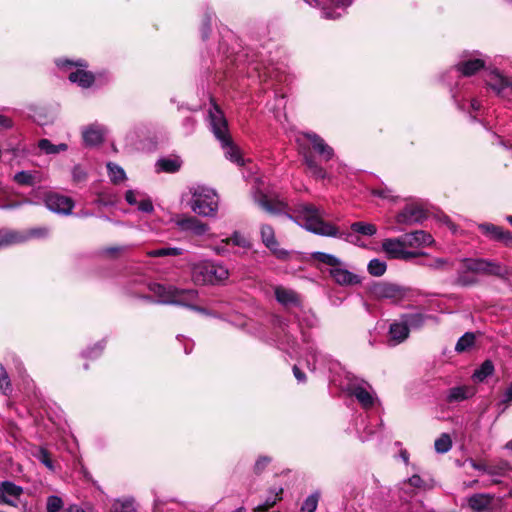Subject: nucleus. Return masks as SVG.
<instances>
[{
  "instance_id": "1",
  "label": "nucleus",
  "mask_w": 512,
  "mask_h": 512,
  "mask_svg": "<svg viewBox=\"0 0 512 512\" xmlns=\"http://www.w3.org/2000/svg\"><path fill=\"white\" fill-rule=\"evenodd\" d=\"M255 202L266 212L272 215H284L307 231L325 237L343 238L346 242L362 246L358 233H342L339 229L324 220L325 213L315 205L298 203L291 208L285 201L271 198L266 193L257 189L253 193Z\"/></svg>"
},
{
  "instance_id": "2",
  "label": "nucleus",
  "mask_w": 512,
  "mask_h": 512,
  "mask_svg": "<svg viewBox=\"0 0 512 512\" xmlns=\"http://www.w3.org/2000/svg\"><path fill=\"white\" fill-rule=\"evenodd\" d=\"M208 121L211 131L217 140H219L221 143L226 159L237 164L238 166H243L245 164V160L241 154V151L231 141L230 135L228 133V124L226 118L220 108L215 104H213L208 110Z\"/></svg>"
},
{
  "instance_id": "3",
  "label": "nucleus",
  "mask_w": 512,
  "mask_h": 512,
  "mask_svg": "<svg viewBox=\"0 0 512 512\" xmlns=\"http://www.w3.org/2000/svg\"><path fill=\"white\" fill-rule=\"evenodd\" d=\"M150 290L158 297V303L185 306L195 311L205 312L204 309L191 304L198 296V292L194 289H179L172 285L153 283L150 285Z\"/></svg>"
},
{
  "instance_id": "4",
  "label": "nucleus",
  "mask_w": 512,
  "mask_h": 512,
  "mask_svg": "<svg viewBox=\"0 0 512 512\" xmlns=\"http://www.w3.org/2000/svg\"><path fill=\"white\" fill-rule=\"evenodd\" d=\"M313 260L329 266V275L340 286H353L361 283V277L349 270L348 265L338 257L325 252H313Z\"/></svg>"
},
{
  "instance_id": "5",
  "label": "nucleus",
  "mask_w": 512,
  "mask_h": 512,
  "mask_svg": "<svg viewBox=\"0 0 512 512\" xmlns=\"http://www.w3.org/2000/svg\"><path fill=\"white\" fill-rule=\"evenodd\" d=\"M190 209L197 215L215 218L219 209V196L217 192L207 186L197 185L190 188Z\"/></svg>"
},
{
  "instance_id": "6",
  "label": "nucleus",
  "mask_w": 512,
  "mask_h": 512,
  "mask_svg": "<svg viewBox=\"0 0 512 512\" xmlns=\"http://www.w3.org/2000/svg\"><path fill=\"white\" fill-rule=\"evenodd\" d=\"M191 277L195 284H220L229 277V270L213 261H201L193 264Z\"/></svg>"
},
{
  "instance_id": "7",
  "label": "nucleus",
  "mask_w": 512,
  "mask_h": 512,
  "mask_svg": "<svg viewBox=\"0 0 512 512\" xmlns=\"http://www.w3.org/2000/svg\"><path fill=\"white\" fill-rule=\"evenodd\" d=\"M56 65L66 71L68 73V79L72 82L80 86L81 88H90L94 81L95 76L87 71V63L83 59H78L76 61L69 59H57L55 61Z\"/></svg>"
},
{
  "instance_id": "8",
  "label": "nucleus",
  "mask_w": 512,
  "mask_h": 512,
  "mask_svg": "<svg viewBox=\"0 0 512 512\" xmlns=\"http://www.w3.org/2000/svg\"><path fill=\"white\" fill-rule=\"evenodd\" d=\"M345 390L348 394L354 396L364 409H370L374 406L377 397L372 386L365 380L355 376H347Z\"/></svg>"
},
{
  "instance_id": "9",
  "label": "nucleus",
  "mask_w": 512,
  "mask_h": 512,
  "mask_svg": "<svg viewBox=\"0 0 512 512\" xmlns=\"http://www.w3.org/2000/svg\"><path fill=\"white\" fill-rule=\"evenodd\" d=\"M463 268L476 274H485L504 278L508 275L506 266L499 262L483 258H465L462 260Z\"/></svg>"
},
{
  "instance_id": "10",
  "label": "nucleus",
  "mask_w": 512,
  "mask_h": 512,
  "mask_svg": "<svg viewBox=\"0 0 512 512\" xmlns=\"http://www.w3.org/2000/svg\"><path fill=\"white\" fill-rule=\"evenodd\" d=\"M308 5L319 8L326 19L340 18L354 0H304Z\"/></svg>"
},
{
  "instance_id": "11",
  "label": "nucleus",
  "mask_w": 512,
  "mask_h": 512,
  "mask_svg": "<svg viewBox=\"0 0 512 512\" xmlns=\"http://www.w3.org/2000/svg\"><path fill=\"white\" fill-rule=\"evenodd\" d=\"M382 249L391 259L408 261L420 255H424L422 252L408 250L404 245L402 235L397 238H387L383 240Z\"/></svg>"
},
{
  "instance_id": "12",
  "label": "nucleus",
  "mask_w": 512,
  "mask_h": 512,
  "mask_svg": "<svg viewBox=\"0 0 512 512\" xmlns=\"http://www.w3.org/2000/svg\"><path fill=\"white\" fill-rule=\"evenodd\" d=\"M371 295L376 300H388L397 304L407 297V290L391 283H378L371 288Z\"/></svg>"
},
{
  "instance_id": "13",
  "label": "nucleus",
  "mask_w": 512,
  "mask_h": 512,
  "mask_svg": "<svg viewBox=\"0 0 512 512\" xmlns=\"http://www.w3.org/2000/svg\"><path fill=\"white\" fill-rule=\"evenodd\" d=\"M45 206L53 213L70 215L74 208V201L58 193H49L45 197Z\"/></svg>"
},
{
  "instance_id": "14",
  "label": "nucleus",
  "mask_w": 512,
  "mask_h": 512,
  "mask_svg": "<svg viewBox=\"0 0 512 512\" xmlns=\"http://www.w3.org/2000/svg\"><path fill=\"white\" fill-rule=\"evenodd\" d=\"M426 217V213L422 207L416 204H409L396 215L395 221L400 225L411 226L421 223Z\"/></svg>"
},
{
  "instance_id": "15",
  "label": "nucleus",
  "mask_w": 512,
  "mask_h": 512,
  "mask_svg": "<svg viewBox=\"0 0 512 512\" xmlns=\"http://www.w3.org/2000/svg\"><path fill=\"white\" fill-rule=\"evenodd\" d=\"M175 224L181 231L190 232L195 236H203L210 230L208 224L195 216H178L175 219Z\"/></svg>"
},
{
  "instance_id": "16",
  "label": "nucleus",
  "mask_w": 512,
  "mask_h": 512,
  "mask_svg": "<svg viewBox=\"0 0 512 512\" xmlns=\"http://www.w3.org/2000/svg\"><path fill=\"white\" fill-rule=\"evenodd\" d=\"M466 501L472 512H492L496 505L495 496L489 493L473 494Z\"/></svg>"
},
{
  "instance_id": "17",
  "label": "nucleus",
  "mask_w": 512,
  "mask_h": 512,
  "mask_svg": "<svg viewBox=\"0 0 512 512\" xmlns=\"http://www.w3.org/2000/svg\"><path fill=\"white\" fill-rule=\"evenodd\" d=\"M478 228L490 240L500 241L505 246L512 247V232L491 223L478 224Z\"/></svg>"
},
{
  "instance_id": "18",
  "label": "nucleus",
  "mask_w": 512,
  "mask_h": 512,
  "mask_svg": "<svg viewBox=\"0 0 512 512\" xmlns=\"http://www.w3.org/2000/svg\"><path fill=\"white\" fill-rule=\"evenodd\" d=\"M404 245L409 250L418 249L426 246H430L434 243V239L431 234L424 230H416L410 233L402 235Z\"/></svg>"
},
{
  "instance_id": "19",
  "label": "nucleus",
  "mask_w": 512,
  "mask_h": 512,
  "mask_svg": "<svg viewBox=\"0 0 512 512\" xmlns=\"http://www.w3.org/2000/svg\"><path fill=\"white\" fill-rule=\"evenodd\" d=\"M274 295L277 302L287 309L290 307H301L302 300L300 295L290 288L275 286Z\"/></svg>"
},
{
  "instance_id": "20",
  "label": "nucleus",
  "mask_w": 512,
  "mask_h": 512,
  "mask_svg": "<svg viewBox=\"0 0 512 512\" xmlns=\"http://www.w3.org/2000/svg\"><path fill=\"white\" fill-rule=\"evenodd\" d=\"M107 133L105 126L99 123H93L85 126L82 130L83 141L88 146H96L103 142Z\"/></svg>"
},
{
  "instance_id": "21",
  "label": "nucleus",
  "mask_w": 512,
  "mask_h": 512,
  "mask_svg": "<svg viewBox=\"0 0 512 512\" xmlns=\"http://www.w3.org/2000/svg\"><path fill=\"white\" fill-rule=\"evenodd\" d=\"M22 492V487L10 481H3L0 483V503L15 506Z\"/></svg>"
},
{
  "instance_id": "22",
  "label": "nucleus",
  "mask_w": 512,
  "mask_h": 512,
  "mask_svg": "<svg viewBox=\"0 0 512 512\" xmlns=\"http://www.w3.org/2000/svg\"><path fill=\"white\" fill-rule=\"evenodd\" d=\"M409 332V327L401 316L399 321L393 322L389 327V344L395 346L404 342L409 337Z\"/></svg>"
},
{
  "instance_id": "23",
  "label": "nucleus",
  "mask_w": 512,
  "mask_h": 512,
  "mask_svg": "<svg viewBox=\"0 0 512 512\" xmlns=\"http://www.w3.org/2000/svg\"><path fill=\"white\" fill-rule=\"evenodd\" d=\"M303 136L310 141L313 149L326 161L334 156V150L323 138L313 132L304 133Z\"/></svg>"
},
{
  "instance_id": "24",
  "label": "nucleus",
  "mask_w": 512,
  "mask_h": 512,
  "mask_svg": "<svg viewBox=\"0 0 512 512\" xmlns=\"http://www.w3.org/2000/svg\"><path fill=\"white\" fill-rule=\"evenodd\" d=\"M486 83L498 94L503 93L507 89L512 92V77H506L496 70L491 71L487 75Z\"/></svg>"
},
{
  "instance_id": "25",
  "label": "nucleus",
  "mask_w": 512,
  "mask_h": 512,
  "mask_svg": "<svg viewBox=\"0 0 512 512\" xmlns=\"http://www.w3.org/2000/svg\"><path fill=\"white\" fill-rule=\"evenodd\" d=\"M260 233L262 242L268 249H270L278 257H283L286 255V252L284 250L279 249V244L276 240L274 229L272 228V226L268 224L262 225Z\"/></svg>"
},
{
  "instance_id": "26",
  "label": "nucleus",
  "mask_w": 512,
  "mask_h": 512,
  "mask_svg": "<svg viewBox=\"0 0 512 512\" xmlns=\"http://www.w3.org/2000/svg\"><path fill=\"white\" fill-rule=\"evenodd\" d=\"M485 66V60L482 58L464 59L455 66L457 72L463 76H472Z\"/></svg>"
},
{
  "instance_id": "27",
  "label": "nucleus",
  "mask_w": 512,
  "mask_h": 512,
  "mask_svg": "<svg viewBox=\"0 0 512 512\" xmlns=\"http://www.w3.org/2000/svg\"><path fill=\"white\" fill-rule=\"evenodd\" d=\"M26 236L19 230L8 228L0 229V249L25 243Z\"/></svg>"
},
{
  "instance_id": "28",
  "label": "nucleus",
  "mask_w": 512,
  "mask_h": 512,
  "mask_svg": "<svg viewBox=\"0 0 512 512\" xmlns=\"http://www.w3.org/2000/svg\"><path fill=\"white\" fill-rule=\"evenodd\" d=\"M474 395V389L469 386H456L448 390L446 400L449 403L461 402Z\"/></svg>"
},
{
  "instance_id": "29",
  "label": "nucleus",
  "mask_w": 512,
  "mask_h": 512,
  "mask_svg": "<svg viewBox=\"0 0 512 512\" xmlns=\"http://www.w3.org/2000/svg\"><path fill=\"white\" fill-rule=\"evenodd\" d=\"M430 319H435V317L423 313H409L402 315V320H404L407 323L409 330H417L422 328L425 322Z\"/></svg>"
},
{
  "instance_id": "30",
  "label": "nucleus",
  "mask_w": 512,
  "mask_h": 512,
  "mask_svg": "<svg viewBox=\"0 0 512 512\" xmlns=\"http://www.w3.org/2000/svg\"><path fill=\"white\" fill-rule=\"evenodd\" d=\"M304 163L309 173L317 179H325L327 177L326 171L317 163L315 158L308 152H302Z\"/></svg>"
},
{
  "instance_id": "31",
  "label": "nucleus",
  "mask_w": 512,
  "mask_h": 512,
  "mask_svg": "<svg viewBox=\"0 0 512 512\" xmlns=\"http://www.w3.org/2000/svg\"><path fill=\"white\" fill-rule=\"evenodd\" d=\"M425 488L426 484L424 480L419 475L414 474L408 480H405L401 483L400 489L407 495V497H411L415 489Z\"/></svg>"
},
{
  "instance_id": "32",
  "label": "nucleus",
  "mask_w": 512,
  "mask_h": 512,
  "mask_svg": "<svg viewBox=\"0 0 512 512\" xmlns=\"http://www.w3.org/2000/svg\"><path fill=\"white\" fill-rule=\"evenodd\" d=\"M156 167L159 171L175 173L181 167V160L179 158H162L157 161Z\"/></svg>"
},
{
  "instance_id": "33",
  "label": "nucleus",
  "mask_w": 512,
  "mask_h": 512,
  "mask_svg": "<svg viewBox=\"0 0 512 512\" xmlns=\"http://www.w3.org/2000/svg\"><path fill=\"white\" fill-rule=\"evenodd\" d=\"M494 372V365L492 361L486 360L484 361L481 366L476 369L472 375V378L474 381L482 382L484 381L488 376L492 375Z\"/></svg>"
},
{
  "instance_id": "34",
  "label": "nucleus",
  "mask_w": 512,
  "mask_h": 512,
  "mask_svg": "<svg viewBox=\"0 0 512 512\" xmlns=\"http://www.w3.org/2000/svg\"><path fill=\"white\" fill-rule=\"evenodd\" d=\"M107 170L108 176L111 182H113L114 184H119L120 182H123L126 179L124 169L113 162L107 163Z\"/></svg>"
},
{
  "instance_id": "35",
  "label": "nucleus",
  "mask_w": 512,
  "mask_h": 512,
  "mask_svg": "<svg viewBox=\"0 0 512 512\" xmlns=\"http://www.w3.org/2000/svg\"><path fill=\"white\" fill-rule=\"evenodd\" d=\"M299 327L302 329L303 327L313 328L318 324V318L312 311L303 310L301 314L296 315Z\"/></svg>"
},
{
  "instance_id": "36",
  "label": "nucleus",
  "mask_w": 512,
  "mask_h": 512,
  "mask_svg": "<svg viewBox=\"0 0 512 512\" xmlns=\"http://www.w3.org/2000/svg\"><path fill=\"white\" fill-rule=\"evenodd\" d=\"M38 147L41 151L45 152L46 154H58L68 149L67 144L60 143L58 145H55L52 144L48 139H41L38 142Z\"/></svg>"
},
{
  "instance_id": "37",
  "label": "nucleus",
  "mask_w": 512,
  "mask_h": 512,
  "mask_svg": "<svg viewBox=\"0 0 512 512\" xmlns=\"http://www.w3.org/2000/svg\"><path fill=\"white\" fill-rule=\"evenodd\" d=\"M475 343V334L472 332H466L463 336H461L456 345L455 350L458 353L465 352L469 350Z\"/></svg>"
},
{
  "instance_id": "38",
  "label": "nucleus",
  "mask_w": 512,
  "mask_h": 512,
  "mask_svg": "<svg viewBox=\"0 0 512 512\" xmlns=\"http://www.w3.org/2000/svg\"><path fill=\"white\" fill-rule=\"evenodd\" d=\"M351 230L355 233L364 236H373L377 232V228L374 224L366 222H354L351 224Z\"/></svg>"
},
{
  "instance_id": "39",
  "label": "nucleus",
  "mask_w": 512,
  "mask_h": 512,
  "mask_svg": "<svg viewBox=\"0 0 512 512\" xmlns=\"http://www.w3.org/2000/svg\"><path fill=\"white\" fill-rule=\"evenodd\" d=\"M386 269H387L386 262L382 261L378 258H374V259L370 260L367 265L368 272L372 276H375V277L382 276L386 272Z\"/></svg>"
},
{
  "instance_id": "40",
  "label": "nucleus",
  "mask_w": 512,
  "mask_h": 512,
  "mask_svg": "<svg viewBox=\"0 0 512 512\" xmlns=\"http://www.w3.org/2000/svg\"><path fill=\"white\" fill-rule=\"evenodd\" d=\"M183 253V250L178 247H164L147 252L149 257H167V256H179Z\"/></svg>"
},
{
  "instance_id": "41",
  "label": "nucleus",
  "mask_w": 512,
  "mask_h": 512,
  "mask_svg": "<svg viewBox=\"0 0 512 512\" xmlns=\"http://www.w3.org/2000/svg\"><path fill=\"white\" fill-rule=\"evenodd\" d=\"M223 243L226 245H234L241 248H249L250 242L249 240L240 232H234L231 237L223 240Z\"/></svg>"
},
{
  "instance_id": "42",
  "label": "nucleus",
  "mask_w": 512,
  "mask_h": 512,
  "mask_svg": "<svg viewBox=\"0 0 512 512\" xmlns=\"http://www.w3.org/2000/svg\"><path fill=\"white\" fill-rule=\"evenodd\" d=\"M282 488H279L277 491L273 492V495L269 496L263 504L258 505L255 508V512H266L269 508L273 507L277 501L281 499Z\"/></svg>"
},
{
  "instance_id": "43",
  "label": "nucleus",
  "mask_w": 512,
  "mask_h": 512,
  "mask_svg": "<svg viewBox=\"0 0 512 512\" xmlns=\"http://www.w3.org/2000/svg\"><path fill=\"white\" fill-rule=\"evenodd\" d=\"M434 447L438 453H447L452 447V441L448 434H442L435 440Z\"/></svg>"
},
{
  "instance_id": "44",
  "label": "nucleus",
  "mask_w": 512,
  "mask_h": 512,
  "mask_svg": "<svg viewBox=\"0 0 512 512\" xmlns=\"http://www.w3.org/2000/svg\"><path fill=\"white\" fill-rule=\"evenodd\" d=\"M320 493L318 491L309 495L301 506V512H315L318 506Z\"/></svg>"
},
{
  "instance_id": "45",
  "label": "nucleus",
  "mask_w": 512,
  "mask_h": 512,
  "mask_svg": "<svg viewBox=\"0 0 512 512\" xmlns=\"http://www.w3.org/2000/svg\"><path fill=\"white\" fill-rule=\"evenodd\" d=\"M22 232L26 236L25 242L33 238H46L49 235V229L47 227H37Z\"/></svg>"
},
{
  "instance_id": "46",
  "label": "nucleus",
  "mask_w": 512,
  "mask_h": 512,
  "mask_svg": "<svg viewBox=\"0 0 512 512\" xmlns=\"http://www.w3.org/2000/svg\"><path fill=\"white\" fill-rule=\"evenodd\" d=\"M0 391L7 395L12 391L9 376L5 368L0 364Z\"/></svg>"
},
{
  "instance_id": "47",
  "label": "nucleus",
  "mask_w": 512,
  "mask_h": 512,
  "mask_svg": "<svg viewBox=\"0 0 512 512\" xmlns=\"http://www.w3.org/2000/svg\"><path fill=\"white\" fill-rule=\"evenodd\" d=\"M14 181L20 185H33L35 177L31 172L20 171L14 175Z\"/></svg>"
},
{
  "instance_id": "48",
  "label": "nucleus",
  "mask_w": 512,
  "mask_h": 512,
  "mask_svg": "<svg viewBox=\"0 0 512 512\" xmlns=\"http://www.w3.org/2000/svg\"><path fill=\"white\" fill-rule=\"evenodd\" d=\"M35 457L43 464L45 465L49 470L54 471L55 467L54 464L50 458V454L48 451L44 448H40L36 453Z\"/></svg>"
},
{
  "instance_id": "49",
  "label": "nucleus",
  "mask_w": 512,
  "mask_h": 512,
  "mask_svg": "<svg viewBox=\"0 0 512 512\" xmlns=\"http://www.w3.org/2000/svg\"><path fill=\"white\" fill-rule=\"evenodd\" d=\"M449 262L445 258H431L427 260L423 265L435 269V270H444L448 266Z\"/></svg>"
},
{
  "instance_id": "50",
  "label": "nucleus",
  "mask_w": 512,
  "mask_h": 512,
  "mask_svg": "<svg viewBox=\"0 0 512 512\" xmlns=\"http://www.w3.org/2000/svg\"><path fill=\"white\" fill-rule=\"evenodd\" d=\"M62 499L58 496H49L47 499L46 509L47 512H58L62 508Z\"/></svg>"
},
{
  "instance_id": "51",
  "label": "nucleus",
  "mask_w": 512,
  "mask_h": 512,
  "mask_svg": "<svg viewBox=\"0 0 512 512\" xmlns=\"http://www.w3.org/2000/svg\"><path fill=\"white\" fill-rule=\"evenodd\" d=\"M372 195L382 198L394 201L396 199V196L394 195L393 191L387 187L384 188H375L372 190Z\"/></svg>"
},
{
  "instance_id": "52",
  "label": "nucleus",
  "mask_w": 512,
  "mask_h": 512,
  "mask_svg": "<svg viewBox=\"0 0 512 512\" xmlns=\"http://www.w3.org/2000/svg\"><path fill=\"white\" fill-rule=\"evenodd\" d=\"M137 208L141 212L151 213L154 209L152 201L149 197L143 195L137 204Z\"/></svg>"
},
{
  "instance_id": "53",
  "label": "nucleus",
  "mask_w": 512,
  "mask_h": 512,
  "mask_svg": "<svg viewBox=\"0 0 512 512\" xmlns=\"http://www.w3.org/2000/svg\"><path fill=\"white\" fill-rule=\"evenodd\" d=\"M128 249V246H112L101 250V254L107 257H115Z\"/></svg>"
},
{
  "instance_id": "54",
  "label": "nucleus",
  "mask_w": 512,
  "mask_h": 512,
  "mask_svg": "<svg viewBox=\"0 0 512 512\" xmlns=\"http://www.w3.org/2000/svg\"><path fill=\"white\" fill-rule=\"evenodd\" d=\"M212 14L206 13L202 21L201 34L203 39H207L211 31Z\"/></svg>"
},
{
  "instance_id": "55",
  "label": "nucleus",
  "mask_w": 512,
  "mask_h": 512,
  "mask_svg": "<svg viewBox=\"0 0 512 512\" xmlns=\"http://www.w3.org/2000/svg\"><path fill=\"white\" fill-rule=\"evenodd\" d=\"M103 349H104L103 342H99L94 347L89 348L86 351H84L83 355L86 358H96L101 354Z\"/></svg>"
},
{
  "instance_id": "56",
  "label": "nucleus",
  "mask_w": 512,
  "mask_h": 512,
  "mask_svg": "<svg viewBox=\"0 0 512 512\" xmlns=\"http://www.w3.org/2000/svg\"><path fill=\"white\" fill-rule=\"evenodd\" d=\"M143 196L142 193H140L139 191H136V190H128L126 193H125V200L127 201L128 204L130 205H137L138 202H139V199H141V197Z\"/></svg>"
},
{
  "instance_id": "57",
  "label": "nucleus",
  "mask_w": 512,
  "mask_h": 512,
  "mask_svg": "<svg viewBox=\"0 0 512 512\" xmlns=\"http://www.w3.org/2000/svg\"><path fill=\"white\" fill-rule=\"evenodd\" d=\"M271 459L267 456H261L259 457L254 465V470L256 473H261L267 465L270 463Z\"/></svg>"
},
{
  "instance_id": "58",
  "label": "nucleus",
  "mask_w": 512,
  "mask_h": 512,
  "mask_svg": "<svg viewBox=\"0 0 512 512\" xmlns=\"http://www.w3.org/2000/svg\"><path fill=\"white\" fill-rule=\"evenodd\" d=\"M72 177L75 182H82L86 179L87 173L80 166H75L72 170Z\"/></svg>"
},
{
  "instance_id": "59",
  "label": "nucleus",
  "mask_w": 512,
  "mask_h": 512,
  "mask_svg": "<svg viewBox=\"0 0 512 512\" xmlns=\"http://www.w3.org/2000/svg\"><path fill=\"white\" fill-rule=\"evenodd\" d=\"M471 465L476 470H479V471H482L484 473L491 474V475L495 474L494 469L491 466H489V465L479 464V463H476L474 461L471 462Z\"/></svg>"
},
{
  "instance_id": "60",
  "label": "nucleus",
  "mask_w": 512,
  "mask_h": 512,
  "mask_svg": "<svg viewBox=\"0 0 512 512\" xmlns=\"http://www.w3.org/2000/svg\"><path fill=\"white\" fill-rule=\"evenodd\" d=\"M293 373L295 378L298 380V382H304L306 379V376L304 372H302L297 366L293 367Z\"/></svg>"
},
{
  "instance_id": "61",
  "label": "nucleus",
  "mask_w": 512,
  "mask_h": 512,
  "mask_svg": "<svg viewBox=\"0 0 512 512\" xmlns=\"http://www.w3.org/2000/svg\"><path fill=\"white\" fill-rule=\"evenodd\" d=\"M504 403H509L512 401V383L507 387L504 395L503 400Z\"/></svg>"
},
{
  "instance_id": "62",
  "label": "nucleus",
  "mask_w": 512,
  "mask_h": 512,
  "mask_svg": "<svg viewBox=\"0 0 512 512\" xmlns=\"http://www.w3.org/2000/svg\"><path fill=\"white\" fill-rule=\"evenodd\" d=\"M131 507L130 501H125L121 503V507L118 508L117 506L114 507L112 512H127V510Z\"/></svg>"
},
{
  "instance_id": "63",
  "label": "nucleus",
  "mask_w": 512,
  "mask_h": 512,
  "mask_svg": "<svg viewBox=\"0 0 512 512\" xmlns=\"http://www.w3.org/2000/svg\"><path fill=\"white\" fill-rule=\"evenodd\" d=\"M12 126V122L11 120L4 116V115H0V128H10Z\"/></svg>"
},
{
  "instance_id": "64",
  "label": "nucleus",
  "mask_w": 512,
  "mask_h": 512,
  "mask_svg": "<svg viewBox=\"0 0 512 512\" xmlns=\"http://www.w3.org/2000/svg\"><path fill=\"white\" fill-rule=\"evenodd\" d=\"M62 512H85L82 508L77 505H71Z\"/></svg>"
}]
</instances>
